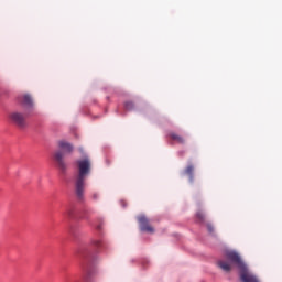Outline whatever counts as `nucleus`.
Returning a JSON list of instances; mask_svg holds the SVG:
<instances>
[{"label":"nucleus","instance_id":"f257e3e1","mask_svg":"<svg viewBox=\"0 0 282 282\" xmlns=\"http://www.w3.org/2000/svg\"><path fill=\"white\" fill-rule=\"evenodd\" d=\"M225 257L227 260H220L218 261V267L224 272H231L232 271V264L237 265V268L240 270V281L242 282H259V279L256 278L254 274L248 270V265L243 263V260H241V257L236 251H226Z\"/></svg>","mask_w":282,"mask_h":282},{"label":"nucleus","instance_id":"f03ea898","mask_svg":"<svg viewBox=\"0 0 282 282\" xmlns=\"http://www.w3.org/2000/svg\"><path fill=\"white\" fill-rule=\"evenodd\" d=\"M77 164V175L75 176V195L78 202L85 199V182L91 173V160L89 158H84L76 162Z\"/></svg>","mask_w":282,"mask_h":282},{"label":"nucleus","instance_id":"7ed1b4c3","mask_svg":"<svg viewBox=\"0 0 282 282\" xmlns=\"http://www.w3.org/2000/svg\"><path fill=\"white\" fill-rule=\"evenodd\" d=\"M9 119L12 124H15L19 129H25V127H28V119L23 112L13 111L9 115Z\"/></svg>","mask_w":282,"mask_h":282},{"label":"nucleus","instance_id":"20e7f679","mask_svg":"<svg viewBox=\"0 0 282 282\" xmlns=\"http://www.w3.org/2000/svg\"><path fill=\"white\" fill-rule=\"evenodd\" d=\"M138 221H139V226H140V230L142 232H155V229H153V227L149 224V218L144 215H141L138 217Z\"/></svg>","mask_w":282,"mask_h":282},{"label":"nucleus","instance_id":"39448f33","mask_svg":"<svg viewBox=\"0 0 282 282\" xmlns=\"http://www.w3.org/2000/svg\"><path fill=\"white\" fill-rule=\"evenodd\" d=\"M64 158H65V154L61 151H57L54 154V160H55V162H57V166L63 173H65V171H67V164L65 163Z\"/></svg>","mask_w":282,"mask_h":282},{"label":"nucleus","instance_id":"423d86ee","mask_svg":"<svg viewBox=\"0 0 282 282\" xmlns=\"http://www.w3.org/2000/svg\"><path fill=\"white\" fill-rule=\"evenodd\" d=\"M20 102L26 107V109H32V107H34V101L32 100V96L30 95H23L22 99L20 100Z\"/></svg>","mask_w":282,"mask_h":282},{"label":"nucleus","instance_id":"0eeeda50","mask_svg":"<svg viewBox=\"0 0 282 282\" xmlns=\"http://www.w3.org/2000/svg\"><path fill=\"white\" fill-rule=\"evenodd\" d=\"M58 147L64 153H72L74 151V145L67 141H59Z\"/></svg>","mask_w":282,"mask_h":282},{"label":"nucleus","instance_id":"6e6552de","mask_svg":"<svg viewBox=\"0 0 282 282\" xmlns=\"http://www.w3.org/2000/svg\"><path fill=\"white\" fill-rule=\"evenodd\" d=\"M195 166H193V164L187 165V167L184 170V175H188L189 177V182H193V180H195Z\"/></svg>","mask_w":282,"mask_h":282},{"label":"nucleus","instance_id":"1a4fd4ad","mask_svg":"<svg viewBox=\"0 0 282 282\" xmlns=\"http://www.w3.org/2000/svg\"><path fill=\"white\" fill-rule=\"evenodd\" d=\"M170 138H171V140H174V142H177L178 144H184L186 142L184 137H182L177 133H171Z\"/></svg>","mask_w":282,"mask_h":282},{"label":"nucleus","instance_id":"9d476101","mask_svg":"<svg viewBox=\"0 0 282 282\" xmlns=\"http://www.w3.org/2000/svg\"><path fill=\"white\" fill-rule=\"evenodd\" d=\"M77 254L78 257H80V259H85L87 257V248L82 247L77 250Z\"/></svg>","mask_w":282,"mask_h":282},{"label":"nucleus","instance_id":"9b49d317","mask_svg":"<svg viewBox=\"0 0 282 282\" xmlns=\"http://www.w3.org/2000/svg\"><path fill=\"white\" fill-rule=\"evenodd\" d=\"M124 107H126L127 111H131L133 109V107H135V106L132 101H127L124 104Z\"/></svg>","mask_w":282,"mask_h":282},{"label":"nucleus","instance_id":"f8f14e48","mask_svg":"<svg viewBox=\"0 0 282 282\" xmlns=\"http://www.w3.org/2000/svg\"><path fill=\"white\" fill-rule=\"evenodd\" d=\"M65 215H67L69 217V219H72V217H74V208L66 209Z\"/></svg>","mask_w":282,"mask_h":282},{"label":"nucleus","instance_id":"ddd939ff","mask_svg":"<svg viewBox=\"0 0 282 282\" xmlns=\"http://www.w3.org/2000/svg\"><path fill=\"white\" fill-rule=\"evenodd\" d=\"M196 217H197L198 221H204V219H205L204 213H202V212H198L196 214Z\"/></svg>","mask_w":282,"mask_h":282},{"label":"nucleus","instance_id":"4468645a","mask_svg":"<svg viewBox=\"0 0 282 282\" xmlns=\"http://www.w3.org/2000/svg\"><path fill=\"white\" fill-rule=\"evenodd\" d=\"M207 229H208L209 232H214L215 231V228L210 224L207 225Z\"/></svg>","mask_w":282,"mask_h":282},{"label":"nucleus","instance_id":"2eb2a0df","mask_svg":"<svg viewBox=\"0 0 282 282\" xmlns=\"http://www.w3.org/2000/svg\"><path fill=\"white\" fill-rule=\"evenodd\" d=\"M93 243L94 246H97V247L102 246V242L100 240H95Z\"/></svg>","mask_w":282,"mask_h":282},{"label":"nucleus","instance_id":"dca6fc26","mask_svg":"<svg viewBox=\"0 0 282 282\" xmlns=\"http://www.w3.org/2000/svg\"><path fill=\"white\" fill-rule=\"evenodd\" d=\"M99 197L98 193L93 194V199L97 200Z\"/></svg>","mask_w":282,"mask_h":282}]
</instances>
